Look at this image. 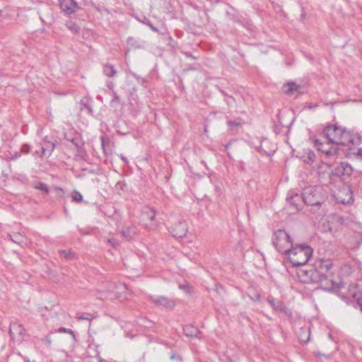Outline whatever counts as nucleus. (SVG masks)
<instances>
[{
  "instance_id": "obj_1",
  "label": "nucleus",
  "mask_w": 362,
  "mask_h": 362,
  "mask_svg": "<svg viewBox=\"0 0 362 362\" xmlns=\"http://www.w3.org/2000/svg\"><path fill=\"white\" fill-rule=\"evenodd\" d=\"M327 199V192L325 187L321 185L306 187L302 193L303 202L309 206H321Z\"/></svg>"
},
{
  "instance_id": "obj_40",
  "label": "nucleus",
  "mask_w": 362,
  "mask_h": 362,
  "mask_svg": "<svg viewBox=\"0 0 362 362\" xmlns=\"http://www.w3.org/2000/svg\"><path fill=\"white\" fill-rule=\"evenodd\" d=\"M143 23H146V24H147V25H149V24H150V23H149V21H148V20H147L146 18H144V21H143Z\"/></svg>"
},
{
  "instance_id": "obj_14",
  "label": "nucleus",
  "mask_w": 362,
  "mask_h": 362,
  "mask_svg": "<svg viewBox=\"0 0 362 362\" xmlns=\"http://www.w3.org/2000/svg\"><path fill=\"white\" fill-rule=\"evenodd\" d=\"M303 88L302 86H298L293 82L288 83L282 88L283 91L290 95H298L303 93Z\"/></svg>"
},
{
  "instance_id": "obj_22",
  "label": "nucleus",
  "mask_w": 362,
  "mask_h": 362,
  "mask_svg": "<svg viewBox=\"0 0 362 362\" xmlns=\"http://www.w3.org/2000/svg\"><path fill=\"white\" fill-rule=\"evenodd\" d=\"M33 187L35 189L40 190L44 194H47L49 192V187L41 182H35L33 183Z\"/></svg>"
},
{
  "instance_id": "obj_2",
  "label": "nucleus",
  "mask_w": 362,
  "mask_h": 362,
  "mask_svg": "<svg viewBox=\"0 0 362 362\" xmlns=\"http://www.w3.org/2000/svg\"><path fill=\"white\" fill-rule=\"evenodd\" d=\"M313 249L308 245L293 246L286 255L291 263L296 267L305 265L313 255Z\"/></svg>"
},
{
  "instance_id": "obj_32",
  "label": "nucleus",
  "mask_w": 362,
  "mask_h": 362,
  "mask_svg": "<svg viewBox=\"0 0 362 362\" xmlns=\"http://www.w3.org/2000/svg\"><path fill=\"white\" fill-rule=\"evenodd\" d=\"M59 252H60V254L64 256V257H66V258H70V257H71V252L70 251L61 250Z\"/></svg>"
},
{
  "instance_id": "obj_5",
  "label": "nucleus",
  "mask_w": 362,
  "mask_h": 362,
  "mask_svg": "<svg viewBox=\"0 0 362 362\" xmlns=\"http://www.w3.org/2000/svg\"><path fill=\"white\" fill-rule=\"evenodd\" d=\"M340 135V137H334L337 141L336 146L338 145L349 146L350 144L357 146L361 144V138L358 134H354L344 128Z\"/></svg>"
},
{
  "instance_id": "obj_31",
  "label": "nucleus",
  "mask_w": 362,
  "mask_h": 362,
  "mask_svg": "<svg viewBox=\"0 0 362 362\" xmlns=\"http://www.w3.org/2000/svg\"><path fill=\"white\" fill-rule=\"evenodd\" d=\"M58 331L59 332L61 333H70L71 334H74V332L72 330L64 327H60Z\"/></svg>"
},
{
  "instance_id": "obj_27",
  "label": "nucleus",
  "mask_w": 362,
  "mask_h": 362,
  "mask_svg": "<svg viewBox=\"0 0 362 362\" xmlns=\"http://www.w3.org/2000/svg\"><path fill=\"white\" fill-rule=\"evenodd\" d=\"M71 198L74 202H79L82 201L83 196L79 192L74 190L71 195Z\"/></svg>"
},
{
  "instance_id": "obj_43",
  "label": "nucleus",
  "mask_w": 362,
  "mask_h": 362,
  "mask_svg": "<svg viewBox=\"0 0 362 362\" xmlns=\"http://www.w3.org/2000/svg\"><path fill=\"white\" fill-rule=\"evenodd\" d=\"M102 146H103V147H104V141H103V139L102 140Z\"/></svg>"
},
{
  "instance_id": "obj_13",
  "label": "nucleus",
  "mask_w": 362,
  "mask_h": 362,
  "mask_svg": "<svg viewBox=\"0 0 362 362\" xmlns=\"http://www.w3.org/2000/svg\"><path fill=\"white\" fill-rule=\"evenodd\" d=\"M41 152L39 153L38 151H35L34 153L35 156H38L40 157L46 156L49 157L52 152L54 150L55 145L52 142L47 141L46 140H44L41 144Z\"/></svg>"
},
{
  "instance_id": "obj_25",
  "label": "nucleus",
  "mask_w": 362,
  "mask_h": 362,
  "mask_svg": "<svg viewBox=\"0 0 362 362\" xmlns=\"http://www.w3.org/2000/svg\"><path fill=\"white\" fill-rule=\"evenodd\" d=\"M66 27L74 33H77L79 31V27L75 22L72 21H67L66 23Z\"/></svg>"
},
{
  "instance_id": "obj_23",
  "label": "nucleus",
  "mask_w": 362,
  "mask_h": 362,
  "mask_svg": "<svg viewBox=\"0 0 362 362\" xmlns=\"http://www.w3.org/2000/svg\"><path fill=\"white\" fill-rule=\"evenodd\" d=\"M103 73L108 77H113L116 74V69L112 65L107 64L103 67Z\"/></svg>"
},
{
  "instance_id": "obj_6",
  "label": "nucleus",
  "mask_w": 362,
  "mask_h": 362,
  "mask_svg": "<svg viewBox=\"0 0 362 362\" xmlns=\"http://www.w3.org/2000/svg\"><path fill=\"white\" fill-rule=\"evenodd\" d=\"M314 142L317 149L325 155L332 156L337 153L338 148L336 145L332 144L328 140L326 142H321L320 140L315 139Z\"/></svg>"
},
{
  "instance_id": "obj_38",
  "label": "nucleus",
  "mask_w": 362,
  "mask_h": 362,
  "mask_svg": "<svg viewBox=\"0 0 362 362\" xmlns=\"http://www.w3.org/2000/svg\"><path fill=\"white\" fill-rule=\"evenodd\" d=\"M118 100H119L118 96L117 95H115V96L112 100V103L118 102Z\"/></svg>"
},
{
  "instance_id": "obj_30",
  "label": "nucleus",
  "mask_w": 362,
  "mask_h": 362,
  "mask_svg": "<svg viewBox=\"0 0 362 362\" xmlns=\"http://www.w3.org/2000/svg\"><path fill=\"white\" fill-rule=\"evenodd\" d=\"M77 318L78 320H90L89 314H87V313H83V314L78 315H77Z\"/></svg>"
},
{
  "instance_id": "obj_21",
  "label": "nucleus",
  "mask_w": 362,
  "mask_h": 362,
  "mask_svg": "<svg viewBox=\"0 0 362 362\" xmlns=\"http://www.w3.org/2000/svg\"><path fill=\"white\" fill-rule=\"evenodd\" d=\"M289 203L292 205H293L297 209H299L300 206V202L302 201V194L299 195L298 194H291L290 197L287 198Z\"/></svg>"
},
{
  "instance_id": "obj_20",
  "label": "nucleus",
  "mask_w": 362,
  "mask_h": 362,
  "mask_svg": "<svg viewBox=\"0 0 362 362\" xmlns=\"http://www.w3.org/2000/svg\"><path fill=\"white\" fill-rule=\"evenodd\" d=\"M122 235L127 240H130L136 233V229L134 226L124 228L122 232Z\"/></svg>"
},
{
  "instance_id": "obj_12",
  "label": "nucleus",
  "mask_w": 362,
  "mask_h": 362,
  "mask_svg": "<svg viewBox=\"0 0 362 362\" xmlns=\"http://www.w3.org/2000/svg\"><path fill=\"white\" fill-rule=\"evenodd\" d=\"M61 9L67 15L74 13L78 8V4L74 0H59Z\"/></svg>"
},
{
  "instance_id": "obj_34",
  "label": "nucleus",
  "mask_w": 362,
  "mask_h": 362,
  "mask_svg": "<svg viewBox=\"0 0 362 362\" xmlns=\"http://www.w3.org/2000/svg\"><path fill=\"white\" fill-rule=\"evenodd\" d=\"M108 242L114 247H116L117 246V242L115 239H109Z\"/></svg>"
},
{
  "instance_id": "obj_26",
  "label": "nucleus",
  "mask_w": 362,
  "mask_h": 362,
  "mask_svg": "<svg viewBox=\"0 0 362 362\" xmlns=\"http://www.w3.org/2000/svg\"><path fill=\"white\" fill-rule=\"evenodd\" d=\"M11 240L18 244H20L23 242V236L19 233L13 234V235H9Z\"/></svg>"
},
{
  "instance_id": "obj_4",
  "label": "nucleus",
  "mask_w": 362,
  "mask_h": 362,
  "mask_svg": "<svg viewBox=\"0 0 362 362\" xmlns=\"http://www.w3.org/2000/svg\"><path fill=\"white\" fill-rule=\"evenodd\" d=\"M272 242L277 251L285 255L293 246L291 237L284 230H278L274 232Z\"/></svg>"
},
{
  "instance_id": "obj_44",
  "label": "nucleus",
  "mask_w": 362,
  "mask_h": 362,
  "mask_svg": "<svg viewBox=\"0 0 362 362\" xmlns=\"http://www.w3.org/2000/svg\"><path fill=\"white\" fill-rule=\"evenodd\" d=\"M122 159L124 160L125 162L127 161V160L124 157H122Z\"/></svg>"
},
{
  "instance_id": "obj_17",
  "label": "nucleus",
  "mask_w": 362,
  "mask_h": 362,
  "mask_svg": "<svg viewBox=\"0 0 362 362\" xmlns=\"http://www.w3.org/2000/svg\"><path fill=\"white\" fill-rule=\"evenodd\" d=\"M152 301L158 305L163 306L165 308L173 307V303L170 300L164 296H155L151 297Z\"/></svg>"
},
{
  "instance_id": "obj_41",
  "label": "nucleus",
  "mask_w": 362,
  "mask_h": 362,
  "mask_svg": "<svg viewBox=\"0 0 362 362\" xmlns=\"http://www.w3.org/2000/svg\"><path fill=\"white\" fill-rule=\"evenodd\" d=\"M359 305L361 306V309L362 311V300L358 302Z\"/></svg>"
},
{
  "instance_id": "obj_39",
  "label": "nucleus",
  "mask_w": 362,
  "mask_h": 362,
  "mask_svg": "<svg viewBox=\"0 0 362 362\" xmlns=\"http://www.w3.org/2000/svg\"><path fill=\"white\" fill-rule=\"evenodd\" d=\"M308 340H309V336L305 339H300V341H303V343L308 342Z\"/></svg>"
},
{
  "instance_id": "obj_7",
  "label": "nucleus",
  "mask_w": 362,
  "mask_h": 362,
  "mask_svg": "<svg viewBox=\"0 0 362 362\" xmlns=\"http://www.w3.org/2000/svg\"><path fill=\"white\" fill-rule=\"evenodd\" d=\"M155 216L156 211H154L153 209L148 206H146L143 209L141 215V219L146 228H148L149 229H153L156 226V224L148 223L153 221Z\"/></svg>"
},
{
  "instance_id": "obj_10",
  "label": "nucleus",
  "mask_w": 362,
  "mask_h": 362,
  "mask_svg": "<svg viewBox=\"0 0 362 362\" xmlns=\"http://www.w3.org/2000/svg\"><path fill=\"white\" fill-rule=\"evenodd\" d=\"M337 201L343 204H350L353 203L354 199L352 192L349 187H344L337 195Z\"/></svg>"
},
{
  "instance_id": "obj_19",
  "label": "nucleus",
  "mask_w": 362,
  "mask_h": 362,
  "mask_svg": "<svg viewBox=\"0 0 362 362\" xmlns=\"http://www.w3.org/2000/svg\"><path fill=\"white\" fill-rule=\"evenodd\" d=\"M267 301L274 310L280 312H286L285 306L280 301L276 300L272 296H269Z\"/></svg>"
},
{
  "instance_id": "obj_33",
  "label": "nucleus",
  "mask_w": 362,
  "mask_h": 362,
  "mask_svg": "<svg viewBox=\"0 0 362 362\" xmlns=\"http://www.w3.org/2000/svg\"><path fill=\"white\" fill-rule=\"evenodd\" d=\"M43 341H45V343L46 344L47 346H50L51 344H52V339H51V337L49 336H46Z\"/></svg>"
},
{
  "instance_id": "obj_29",
  "label": "nucleus",
  "mask_w": 362,
  "mask_h": 362,
  "mask_svg": "<svg viewBox=\"0 0 362 362\" xmlns=\"http://www.w3.org/2000/svg\"><path fill=\"white\" fill-rule=\"evenodd\" d=\"M21 151L24 153H28L30 151V146L28 144L23 145Z\"/></svg>"
},
{
  "instance_id": "obj_36",
  "label": "nucleus",
  "mask_w": 362,
  "mask_h": 362,
  "mask_svg": "<svg viewBox=\"0 0 362 362\" xmlns=\"http://www.w3.org/2000/svg\"><path fill=\"white\" fill-rule=\"evenodd\" d=\"M187 288H188V285L187 284L180 285V288H181V289L187 290Z\"/></svg>"
},
{
  "instance_id": "obj_11",
  "label": "nucleus",
  "mask_w": 362,
  "mask_h": 362,
  "mask_svg": "<svg viewBox=\"0 0 362 362\" xmlns=\"http://www.w3.org/2000/svg\"><path fill=\"white\" fill-rule=\"evenodd\" d=\"M353 171L347 162H341L333 170V175L337 177L349 176Z\"/></svg>"
},
{
  "instance_id": "obj_8",
  "label": "nucleus",
  "mask_w": 362,
  "mask_h": 362,
  "mask_svg": "<svg viewBox=\"0 0 362 362\" xmlns=\"http://www.w3.org/2000/svg\"><path fill=\"white\" fill-rule=\"evenodd\" d=\"M10 334L13 340L21 342L23 340L25 329L18 323H11L9 329Z\"/></svg>"
},
{
  "instance_id": "obj_16",
  "label": "nucleus",
  "mask_w": 362,
  "mask_h": 362,
  "mask_svg": "<svg viewBox=\"0 0 362 362\" xmlns=\"http://www.w3.org/2000/svg\"><path fill=\"white\" fill-rule=\"evenodd\" d=\"M332 265L330 262L325 261L320 263L319 267V273L321 274L322 279H329L332 277V274L330 272Z\"/></svg>"
},
{
  "instance_id": "obj_42",
  "label": "nucleus",
  "mask_w": 362,
  "mask_h": 362,
  "mask_svg": "<svg viewBox=\"0 0 362 362\" xmlns=\"http://www.w3.org/2000/svg\"><path fill=\"white\" fill-rule=\"evenodd\" d=\"M86 107L88 110V111L90 112V108L88 106H86Z\"/></svg>"
},
{
  "instance_id": "obj_15",
  "label": "nucleus",
  "mask_w": 362,
  "mask_h": 362,
  "mask_svg": "<svg viewBox=\"0 0 362 362\" xmlns=\"http://www.w3.org/2000/svg\"><path fill=\"white\" fill-rule=\"evenodd\" d=\"M172 235L175 238H182L187 232V225L185 221H180L170 230Z\"/></svg>"
},
{
  "instance_id": "obj_37",
  "label": "nucleus",
  "mask_w": 362,
  "mask_h": 362,
  "mask_svg": "<svg viewBox=\"0 0 362 362\" xmlns=\"http://www.w3.org/2000/svg\"><path fill=\"white\" fill-rule=\"evenodd\" d=\"M148 25H149L150 28L151 29V30H153V32L157 31V29L152 24L150 23Z\"/></svg>"
},
{
  "instance_id": "obj_3",
  "label": "nucleus",
  "mask_w": 362,
  "mask_h": 362,
  "mask_svg": "<svg viewBox=\"0 0 362 362\" xmlns=\"http://www.w3.org/2000/svg\"><path fill=\"white\" fill-rule=\"evenodd\" d=\"M127 289V286L124 284L107 282L98 289L96 298L102 300L120 298Z\"/></svg>"
},
{
  "instance_id": "obj_24",
  "label": "nucleus",
  "mask_w": 362,
  "mask_h": 362,
  "mask_svg": "<svg viewBox=\"0 0 362 362\" xmlns=\"http://www.w3.org/2000/svg\"><path fill=\"white\" fill-rule=\"evenodd\" d=\"M242 120L240 119H237L234 121H228V125L230 131L234 132L238 130L242 126Z\"/></svg>"
},
{
  "instance_id": "obj_35",
  "label": "nucleus",
  "mask_w": 362,
  "mask_h": 362,
  "mask_svg": "<svg viewBox=\"0 0 362 362\" xmlns=\"http://www.w3.org/2000/svg\"><path fill=\"white\" fill-rule=\"evenodd\" d=\"M356 155L362 158V148L357 151Z\"/></svg>"
},
{
  "instance_id": "obj_18",
  "label": "nucleus",
  "mask_w": 362,
  "mask_h": 362,
  "mask_svg": "<svg viewBox=\"0 0 362 362\" xmlns=\"http://www.w3.org/2000/svg\"><path fill=\"white\" fill-rule=\"evenodd\" d=\"M183 331L186 336L189 337L201 338V333L198 329L191 325H187L183 327Z\"/></svg>"
},
{
  "instance_id": "obj_46",
  "label": "nucleus",
  "mask_w": 362,
  "mask_h": 362,
  "mask_svg": "<svg viewBox=\"0 0 362 362\" xmlns=\"http://www.w3.org/2000/svg\"><path fill=\"white\" fill-rule=\"evenodd\" d=\"M329 338H330V339L332 338L331 334H329Z\"/></svg>"
},
{
  "instance_id": "obj_28",
  "label": "nucleus",
  "mask_w": 362,
  "mask_h": 362,
  "mask_svg": "<svg viewBox=\"0 0 362 362\" xmlns=\"http://www.w3.org/2000/svg\"><path fill=\"white\" fill-rule=\"evenodd\" d=\"M54 191L58 197H63L64 191L61 187H54Z\"/></svg>"
},
{
  "instance_id": "obj_45",
  "label": "nucleus",
  "mask_w": 362,
  "mask_h": 362,
  "mask_svg": "<svg viewBox=\"0 0 362 362\" xmlns=\"http://www.w3.org/2000/svg\"><path fill=\"white\" fill-rule=\"evenodd\" d=\"M228 147H229V144H227V145L226 146V148H228Z\"/></svg>"
},
{
  "instance_id": "obj_9",
  "label": "nucleus",
  "mask_w": 362,
  "mask_h": 362,
  "mask_svg": "<svg viewBox=\"0 0 362 362\" xmlns=\"http://www.w3.org/2000/svg\"><path fill=\"white\" fill-rule=\"evenodd\" d=\"M343 128L337 127L336 125H329L326 127L325 129V134L326 136L327 139L334 145L337 144V141L334 139V137H340V134Z\"/></svg>"
}]
</instances>
